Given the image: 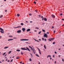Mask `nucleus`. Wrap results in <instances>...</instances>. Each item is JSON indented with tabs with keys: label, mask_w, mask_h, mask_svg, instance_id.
<instances>
[{
	"label": "nucleus",
	"mask_w": 64,
	"mask_h": 64,
	"mask_svg": "<svg viewBox=\"0 0 64 64\" xmlns=\"http://www.w3.org/2000/svg\"><path fill=\"white\" fill-rule=\"evenodd\" d=\"M9 47L8 46V47H6L4 48V49H7V48H8Z\"/></svg>",
	"instance_id": "f3484780"
},
{
	"label": "nucleus",
	"mask_w": 64,
	"mask_h": 64,
	"mask_svg": "<svg viewBox=\"0 0 64 64\" xmlns=\"http://www.w3.org/2000/svg\"><path fill=\"white\" fill-rule=\"evenodd\" d=\"M21 54H22V55H23V52H21Z\"/></svg>",
	"instance_id": "cd10ccee"
},
{
	"label": "nucleus",
	"mask_w": 64,
	"mask_h": 64,
	"mask_svg": "<svg viewBox=\"0 0 64 64\" xmlns=\"http://www.w3.org/2000/svg\"><path fill=\"white\" fill-rule=\"evenodd\" d=\"M21 49L22 50H27V49L24 48H21Z\"/></svg>",
	"instance_id": "6e6552de"
},
{
	"label": "nucleus",
	"mask_w": 64,
	"mask_h": 64,
	"mask_svg": "<svg viewBox=\"0 0 64 64\" xmlns=\"http://www.w3.org/2000/svg\"><path fill=\"white\" fill-rule=\"evenodd\" d=\"M44 37H46V38H47L48 37V35L46 34H45L44 35Z\"/></svg>",
	"instance_id": "7ed1b4c3"
},
{
	"label": "nucleus",
	"mask_w": 64,
	"mask_h": 64,
	"mask_svg": "<svg viewBox=\"0 0 64 64\" xmlns=\"http://www.w3.org/2000/svg\"><path fill=\"white\" fill-rule=\"evenodd\" d=\"M22 29L23 32H25V30H26V29L24 28H22Z\"/></svg>",
	"instance_id": "423d86ee"
},
{
	"label": "nucleus",
	"mask_w": 64,
	"mask_h": 64,
	"mask_svg": "<svg viewBox=\"0 0 64 64\" xmlns=\"http://www.w3.org/2000/svg\"><path fill=\"white\" fill-rule=\"evenodd\" d=\"M60 15L61 16H62V14H60Z\"/></svg>",
	"instance_id": "8fccbe9b"
},
{
	"label": "nucleus",
	"mask_w": 64,
	"mask_h": 64,
	"mask_svg": "<svg viewBox=\"0 0 64 64\" xmlns=\"http://www.w3.org/2000/svg\"><path fill=\"white\" fill-rule=\"evenodd\" d=\"M55 32H56L55 30H54V33H55Z\"/></svg>",
	"instance_id": "de8ad7c7"
},
{
	"label": "nucleus",
	"mask_w": 64,
	"mask_h": 64,
	"mask_svg": "<svg viewBox=\"0 0 64 64\" xmlns=\"http://www.w3.org/2000/svg\"><path fill=\"white\" fill-rule=\"evenodd\" d=\"M42 40L43 41H44V38H42Z\"/></svg>",
	"instance_id": "c756f323"
},
{
	"label": "nucleus",
	"mask_w": 64,
	"mask_h": 64,
	"mask_svg": "<svg viewBox=\"0 0 64 64\" xmlns=\"http://www.w3.org/2000/svg\"><path fill=\"white\" fill-rule=\"evenodd\" d=\"M31 49H32V50L34 54H35V50H34V49H33V48H31Z\"/></svg>",
	"instance_id": "20e7f679"
},
{
	"label": "nucleus",
	"mask_w": 64,
	"mask_h": 64,
	"mask_svg": "<svg viewBox=\"0 0 64 64\" xmlns=\"http://www.w3.org/2000/svg\"><path fill=\"white\" fill-rule=\"evenodd\" d=\"M21 30H19L17 31V32L19 33H21Z\"/></svg>",
	"instance_id": "0eeeda50"
},
{
	"label": "nucleus",
	"mask_w": 64,
	"mask_h": 64,
	"mask_svg": "<svg viewBox=\"0 0 64 64\" xmlns=\"http://www.w3.org/2000/svg\"><path fill=\"white\" fill-rule=\"evenodd\" d=\"M62 60L63 62H64V60L63 59H62Z\"/></svg>",
	"instance_id": "13d9d810"
},
{
	"label": "nucleus",
	"mask_w": 64,
	"mask_h": 64,
	"mask_svg": "<svg viewBox=\"0 0 64 64\" xmlns=\"http://www.w3.org/2000/svg\"><path fill=\"white\" fill-rule=\"evenodd\" d=\"M9 37H13V36H9Z\"/></svg>",
	"instance_id": "bb28decb"
},
{
	"label": "nucleus",
	"mask_w": 64,
	"mask_h": 64,
	"mask_svg": "<svg viewBox=\"0 0 64 64\" xmlns=\"http://www.w3.org/2000/svg\"><path fill=\"white\" fill-rule=\"evenodd\" d=\"M50 57H50H51V55H48V56L47 57V58H48V57Z\"/></svg>",
	"instance_id": "4468645a"
},
{
	"label": "nucleus",
	"mask_w": 64,
	"mask_h": 64,
	"mask_svg": "<svg viewBox=\"0 0 64 64\" xmlns=\"http://www.w3.org/2000/svg\"><path fill=\"white\" fill-rule=\"evenodd\" d=\"M55 57V56H54V55L53 56V57Z\"/></svg>",
	"instance_id": "e2e57ef3"
},
{
	"label": "nucleus",
	"mask_w": 64,
	"mask_h": 64,
	"mask_svg": "<svg viewBox=\"0 0 64 64\" xmlns=\"http://www.w3.org/2000/svg\"><path fill=\"white\" fill-rule=\"evenodd\" d=\"M48 40H49V41H51V40H52V38L48 39Z\"/></svg>",
	"instance_id": "dca6fc26"
},
{
	"label": "nucleus",
	"mask_w": 64,
	"mask_h": 64,
	"mask_svg": "<svg viewBox=\"0 0 64 64\" xmlns=\"http://www.w3.org/2000/svg\"><path fill=\"white\" fill-rule=\"evenodd\" d=\"M31 49H32V50L34 54H35V50H34V49H33V48H31Z\"/></svg>",
	"instance_id": "39448f33"
},
{
	"label": "nucleus",
	"mask_w": 64,
	"mask_h": 64,
	"mask_svg": "<svg viewBox=\"0 0 64 64\" xmlns=\"http://www.w3.org/2000/svg\"><path fill=\"white\" fill-rule=\"evenodd\" d=\"M59 50H61V48H59L58 49Z\"/></svg>",
	"instance_id": "0e129e2a"
},
{
	"label": "nucleus",
	"mask_w": 64,
	"mask_h": 64,
	"mask_svg": "<svg viewBox=\"0 0 64 64\" xmlns=\"http://www.w3.org/2000/svg\"><path fill=\"white\" fill-rule=\"evenodd\" d=\"M55 43V42H53V44H54Z\"/></svg>",
	"instance_id": "c9c22d12"
},
{
	"label": "nucleus",
	"mask_w": 64,
	"mask_h": 64,
	"mask_svg": "<svg viewBox=\"0 0 64 64\" xmlns=\"http://www.w3.org/2000/svg\"><path fill=\"white\" fill-rule=\"evenodd\" d=\"M54 38H52V40H54Z\"/></svg>",
	"instance_id": "473e14b6"
},
{
	"label": "nucleus",
	"mask_w": 64,
	"mask_h": 64,
	"mask_svg": "<svg viewBox=\"0 0 64 64\" xmlns=\"http://www.w3.org/2000/svg\"><path fill=\"white\" fill-rule=\"evenodd\" d=\"M30 30H31L30 29H28L27 30V32H28V31H30Z\"/></svg>",
	"instance_id": "f8f14e48"
},
{
	"label": "nucleus",
	"mask_w": 64,
	"mask_h": 64,
	"mask_svg": "<svg viewBox=\"0 0 64 64\" xmlns=\"http://www.w3.org/2000/svg\"><path fill=\"white\" fill-rule=\"evenodd\" d=\"M14 39H17V38L14 37Z\"/></svg>",
	"instance_id": "79ce46f5"
},
{
	"label": "nucleus",
	"mask_w": 64,
	"mask_h": 64,
	"mask_svg": "<svg viewBox=\"0 0 64 64\" xmlns=\"http://www.w3.org/2000/svg\"><path fill=\"white\" fill-rule=\"evenodd\" d=\"M7 11V10H5V12H6Z\"/></svg>",
	"instance_id": "a18cd8bd"
},
{
	"label": "nucleus",
	"mask_w": 64,
	"mask_h": 64,
	"mask_svg": "<svg viewBox=\"0 0 64 64\" xmlns=\"http://www.w3.org/2000/svg\"><path fill=\"white\" fill-rule=\"evenodd\" d=\"M44 47L45 49H46V46H45V45H44Z\"/></svg>",
	"instance_id": "5701e85b"
},
{
	"label": "nucleus",
	"mask_w": 64,
	"mask_h": 64,
	"mask_svg": "<svg viewBox=\"0 0 64 64\" xmlns=\"http://www.w3.org/2000/svg\"><path fill=\"white\" fill-rule=\"evenodd\" d=\"M19 27H20V26H18V27H14V28H19Z\"/></svg>",
	"instance_id": "6ab92c4d"
},
{
	"label": "nucleus",
	"mask_w": 64,
	"mask_h": 64,
	"mask_svg": "<svg viewBox=\"0 0 64 64\" xmlns=\"http://www.w3.org/2000/svg\"><path fill=\"white\" fill-rule=\"evenodd\" d=\"M29 60H30V61H31V59L30 58Z\"/></svg>",
	"instance_id": "603ef678"
},
{
	"label": "nucleus",
	"mask_w": 64,
	"mask_h": 64,
	"mask_svg": "<svg viewBox=\"0 0 64 64\" xmlns=\"http://www.w3.org/2000/svg\"><path fill=\"white\" fill-rule=\"evenodd\" d=\"M38 64H40V62H38Z\"/></svg>",
	"instance_id": "774afa93"
},
{
	"label": "nucleus",
	"mask_w": 64,
	"mask_h": 64,
	"mask_svg": "<svg viewBox=\"0 0 64 64\" xmlns=\"http://www.w3.org/2000/svg\"><path fill=\"white\" fill-rule=\"evenodd\" d=\"M42 30V31H43V32H45V30Z\"/></svg>",
	"instance_id": "a878e982"
},
{
	"label": "nucleus",
	"mask_w": 64,
	"mask_h": 64,
	"mask_svg": "<svg viewBox=\"0 0 64 64\" xmlns=\"http://www.w3.org/2000/svg\"><path fill=\"white\" fill-rule=\"evenodd\" d=\"M26 48L27 49V50H28V51H30V50H29V49L28 48L26 47Z\"/></svg>",
	"instance_id": "ddd939ff"
},
{
	"label": "nucleus",
	"mask_w": 64,
	"mask_h": 64,
	"mask_svg": "<svg viewBox=\"0 0 64 64\" xmlns=\"http://www.w3.org/2000/svg\"><path fill=\"white\" fill-rule=\"evenodd\" d=\"M39 51V53L40 54H41V52L40 51Z\"/></svg>",
	"instance_id": "7c9ffc66"
},
{
	"label": "nucleus",
	"mask_w": 64,
	"mask_h": 64,
	"mask_svg": "<svg viewBox=\"0 0 64 64\" xmlns=\"http://www.w3.org/2000/svg\"><path fill=\"white\" fill-rule=\"evenodd\" d=\"M3 15H2L0 16V18H2V17H3Z\"/></svg>",
	"instance_id": "aec40b11"
},
{
	"label": "nucleus",
	"mask_w": 64,
	"mask_h": 64,
	"mask_svg": "<svg viewBox=\"0 0 64 64\" xmlns=\"http://www.w3.org/2000/svg\"><path fill=\"white\" fill-rule=\"evenodd\" d=\"M13 59L12 60H11L10 62H12V61H13Z\"/></svg>",
	"instance_id": "ea45409f"
},
{
	"label": "nucleus",
	"mask_w": 64,
	"mask_h": 64,
	"mask_svg": "<svg viewBox=\"0 0 64 64\" xmlns=\"http://www.w3.org/2000/svg\"><path fill=\"white\" fill-rule=\"evenodd\" d=\"M19 58H18V57H16V59H19Z\"/></svg>",
	"instance_id": "4c0bfd02"
},
{
	"label": "nucleus",
	"mask_w": 64,
	"mask_h": 64,
	"mask_svg": "<svg viewBox=\"0 0 64 64\" xmlns=\"http://www.w3.org/2000/svg\"><path fill=\"white\" fill-rule=\"evenodd\" d=\"M39 17H41V16L40 15H39Z\"/></svg>",
	"instance_id": "6e6d98bb"
},
{
	"label": "nucleus",
	"mask_w": 64,
	"mask_h": 64,
	"mask_svg": "<svg viewBox=\"0 0 64 64\" xmlns=\"http://www.w3.org/2000/svg\"><path fill=\"white\" fill-rule=\"evenodd\" d=\"M44 20L45 21H47V18H44Z\"/></svg>",
	"instance_id": "9d476101"
},
{
	"label": "nucleus",
	"mask_w": 64,
	"mask_h": 64,
	"mask_svg": "<svg viewBox=\"0 0 64 64\" xmlns=\"http://www.w3.org/2000/svg\"><path fill=\"white\" fill-rule=\"evenodd\" d=\"M44 18H42V21H43L44 20Z\"/></svg>",
	"instance_id": "2f4dec72"
},
{
	"label": "nucleus",
	"mask_w": 64,
	"mask_h": 64,
	"mask_svg": "<svg viewBox=\"0 0 64 64\" xmlns=\"http://www.w3.org/2000/svg\"><path fill=\"white\" fill-rule=\"evenodd\" d=\"M30 55L31 56H32V54H30Z\"/></svg>",
	"instance_id": "4d7b16f0"
},
{
	"label": "nucleus",
	"mask_w": 64,
	"mask_h": 64,
	"mask_svg": "<svg viewBox=\"0 0 64 64\" xmlns=\"http://www.w3.org/2000/svg\"><path fill=\"white\" fill-rule=\"evenodd\" d=\"M29 15L30 16H31V15H32V14H29Z\"/></svg>",
	"instance_id": "c03bdc74"
},
{
	"label": "nucleus",
	"mask_w": 64,
	"mask_h": 64,
	"mask_svg": "<svg viewBox=\"0 0 64 64\" xmlns=\"http://www.w3.org/2000/svg\"><path fill=\"white\" fill-rule=\"evenodd\" d=\"M52 18H54L55 17V16H54L53 14H52Z\"/></svg>",
	"instance_id": "1a4fd4ad"
},
{
	"label": "nucleus",
	"mask_w": 64,
	"mask_h": 64,
	"mask_svg": "<svg viewBox=\"0 0 64 64\" xmlns=\"http://www.w3.org/2000/svg\"><path fill=\"white\" fill-rule=\"evenodd\" d=\"M35 11L37 13V12H38V11L37 10H35Z\"/></svg>",
	"instance_id": "f704fd0d"
},
{
	"label": "nucleus",
	"mask_w": 64,
	"mask_h": 64,
	"mask_svg": "<svg viewBox=\"0 0 64 64\" xmlns=\"http://www.w3.org/2000/svg\"><path fill=\"white\" fill-rule=\"evenodd\" d=\"M30 23H32V22H33L32 21H30Z\"/></svg>",
	"instance_id": "3c124183"
},
{
	"label": "nucleus",
	"mask_w": 64,
	"mask_h": 64,
	"mask_svg": "<svg viewBox=\"0 0 64 64\" xmlns=\"http://www.w3.org/2000/svg\"><path fill=\"white\" fill-rule=\"evenodd\" d=\"M7 60H8L7 58H6V61H7Z\"/></svg>",
	"instance_id": "bf43d9fd"
},
{
	"label": "nucleus",
	"mask_w": 64,
	"mask_h": 64,
	"mask_svg": "<svg viewBox=\"0 0 64 64\" xmlns=\"http://www.w3.org/2000/svg\"><path fill=\"white\" fill-rule=\"evenodd\" d=\"M46 34H49V32H46Z\"/></svg>",
	"instance_id": "58836bf2"
},
{
	"label": "nucleus",
	"mask_w": 64,
	"mask_h": 64,
	"mask_svg": "<svg viewBox=\"0 0 64 64\" xmlns=\"http://www.w3.org/2000/svg\"><path fill=\"white\" fill-rule=\"evenodd\" d=\"M36 56H37V57H40L39 56V55H38L37 54H36Z\"/></svg>",
	"instance_id": "a211bd4d"
},
{
	"label": "nucleus",
	"mask_w": 64,
	"mask_h": 64,
	"mask_svg": "<svg viewBox=\"0 0 64 64\" xmlns=\"http://www.w3.org/2000/svg\"><path fill=\"white\" fill-rule=\"evenodd\" d=\"M44 41H46V39L45 38L44 39Z\"/></svg>",
	"instance_id": "49530a36"
},
{
	"label": "nucleus",
	"mask_w": 64,
	"mask_h": 64,
	"mask_svg": "<svg viewBox=\"0 0 64 64\" xmlns=\"http://www.w3.org/2000/svg\"><path fill=\"white\" fill-rule=\"evenodd\" d=\"M28 40H29L24 39L20 40V41H28Z\"/></svg>",
	"instance_id": "f03ea898"
},
{
	"label": "nucleus",
	"mask_w": 64,
	"mask_h": 64,
	"mask_svg": "<svg viewBox=\"0 0 64 64\" xmlns=\"http://www.w3.org/2000/svg\"><path fill=\"white\" fill-rule=\"evenodd\" d=\"M20 24L22 26L24 25V24L23 23H21Z\"/></svg>",
	"instance_id": "b1692460"
},
{
	"label": "nucleus",
	"mask_w": 64,
	"mask_h": 64,
	"mask_svg": "<svg viewBox=\"0 0 64 64\" xmlns=\"http://www.w3.org/2000/svg\"><path fill=\"white\" fill-rule=\"evenodd\" d=\"M17 16L18 17H19V16H20V14H17Z\"/></svg>",
	"instance_id": "4be33fe9"
},
{
	"label": "nucleus",
	"mask_w": 64,
	"mask_h": 64,
	"mask_svg": "<svg viewBox=\"0 0 64 64\" xmlns=\"http://www.w3.org/2000/svg\"><path fill=\"white\" fill-rule=\"evenodd\" d=\"M14 40V39H8V41H11V40Z\"/></svg>",
	"instance_id": "9b49d317"
},
{
	"label": "nucleus",
	"mask_w": 64,
	"mask_h": 64,
	"mask_svg": "<svg viewBox=\"0 0 64 64\" xmlns=\"http://www.w3.org/2000/svg\"><path fill=\"white\" fill-rule=\"evenodd\" d=\"M0 30H1L0 31V32L2 33H4V30L2 28H0Z\"/></svg>",
	"instance_id": "f257e3e1"
},
{
	"label": "nucleus",
	"mask_w": 64,
	"mask_h": 64,
	"mask_svg": "<svg viewBox=\"0 0 64 64\" xmlns=\"http://www.w3.org/2000/svg\"><path fill=\"white\" fill-rule=\"evenodd\" d=\"M10 62V60H8V62Z\"/></svg>",
	"instance_id": "69168bd1"
},
{
	"label": "nucleus",
	"mask_w": 64,
	"mask_h": 64,
	"mask_svg": "<svg viewBox=\"0 0 64 64\" xmlns=\"http://www.w3.org/2000/svg\"><path fill=\"white\" fill-rule=\"evenodd\" d=\"M34 4H36V2H34Z\"/></svg>",
	"instance_id": "72a5a7b5"
},
{
	"label": "nucleus",
	"mask_w": 64,
	"mask_h": 64,
	"mask_svg": "<svg viewBox=\"0 0 64 64\" xmlns=\"http://www.w3.org/2000/svg\"><path fill=\"white\" fill-rule=\"evenodd\" d=\"M11 52H12V51H11V50L8 53V54H10V53H11Z\"/></svg>",
	"instance_id": "412c9836"
},
{
	"label": "nucleus",
	"mask_w": 64,
	"mask_h": 64,
	"mask_svg": "<svg viewBox=\"0 0 64 64\" xmlns=\"http://www.w3.org/2000/svg\"><path fill=\"white\" fill-rule=\"evenodd\" d=\"M34 40H35L36 41H37V42H39V41H38V40H37L36 39H35L34 38Z\"/></svg>",
	"instance_id": "2eb2a0df"
},
{
	"label": "nucleus",
	"mask_w": 64,
	"mask_h": 64,
	"mask_svg": "<svg viewBox=\"0 0 64 64\" xmlns=\"http://www.w3.org/2000/svg\"><path fill=\"white\" fill-rule=\"evenodd\" d=\"M41 18H43V16H41Z\"/></svg>",
	"instance_id": "338daca9"
},
{
	"label": "nucleus",
	"mask_w": 64,
	"mask_h": 64,
	"mask_svg": "<svg viewBox=\"0 0 64 64\" xmlns=\"http://www.w3.org/2000/svg\"><path fill=\"white\" fill-rule=\"evenodd\" d=\"M62 20L63 21H64V19H62Z\"/></svg>",
	"instance_id": "864d4df0"
},
{
	"label": "nucleus",
	"mask_w": 64,
	"mask_h": 64,
	"mask_svg": "<svg viewBox=\"0 0 64 64\" xmlns=\"http://www.w3.org/2000/svg\"><path fill=\"white\" fill-rule=\"evenodd\" d=\"M29 47L30 48H31V49H32V47L31 46H29Z\"/></svg>",
	"instance_id": "393cba45"
},
{
	"label": "nucleus",
	"mask_w": 64,
	"mask_h": 64,
	"mask_svg": "<svg viewBox=\"0 0 64 64\" xmlns=\"http://www.w3.org/2000/svg\"><path fill=\"white\" fill-rule=\"evenodd\" d=\"M39 40H40V41H41V39H39Z\"/></svg>",
	"instance_id": "680f3d73"
},
{
	"label": "nucleus",
	"mask_w": 64,
	"mask_h": 64,
	"mask_svg": "<svg viewBox=\"0 0 64 64\" xmlns=\"http://www.w3.org/2000/svg\"><path fill=\"white\" fill-rule=\"evenodd\" d=\"M45 24V23H43L42 24V25H44V24Z\"/></svg>",
	"instance_id": "5fc2aeb1"
},
{
	"label": "nucleus",
	"mask_w": 64,
	"mask_h": 64,
	"mask_svg": "<svg viewBox=\"0 0 64 64\" xmlns=\"http://www.w3.org/2000/svg\"><path fill=\"white\" fill-rule=\"evenodd\" d=\"M54 53L55 54H56L57 53V52H54Z\"/></svg>",
	"instance_id": "09e8293b"
},
{
	"label": "nucleus",
	"mask_w": 64,
	"mask_h": 64,
	"mask_svg": "<svg viewBox=\"0 0 64 64\" xmlns=\"http://www.w3.org/2000/svg\"><path fill=\"white\" fill-rule=\"evenodd\" d=\"M5 54H6V52H4V54H3V55H5Z\"/></svg>",
	"instance_id": "e433bc0d"
},
{
	"label": "nucleus",
	"mask_w": 64,
	"mask_h": 64,
	"mask_svg": "<svg viewBox=\"0 0 64 64\" xmlns=\"http://www.w3.org/2000/svg\"><path fill=\"white\" fill-rule=\"evenodd\" d=\"M16 51H20V50H16Z\"/></svg>",
	"instance_id": "c85d7f7f"
},
{
	"label": "nucleus",
	"mask_w": 64,
	"mask_h": 64,
	"mask_svg": "<svg viewBox=\"0 0 64 64\" xmlns=\"http://www.w3.org/2000/svg\"><path fill=\"white\" fill-rule=\"evenodd\" d=\"M39 34H40V33H41V31H40L38 33Z\"/></svg>",
	"instance_id": "a19ab883"
},
{
	"label": "nucleus",
	"mask_w": 64,
	"mask_h": 64,
	"mask_svg": "<svg viewBox=\"0 0 64 64\" xmlns=\"http://www.w3.org/2000/svg\"><path fill=\"white\" fill-rule=\"evenodd\" d=\"M54 63H56V61H55L54 62Z\"/></svg>",
	"instance_id": "052dcab7"
},
{
	"label": "nucleus",
	"mask_w": 64,
	"mask_h": 64,
	"mask_svg": "<svg viewBox=\"0 0 64 64\" xmlns=\"http://www.w3.org/2000/svg\"><path fill=\"white\" fill-rule=\"evenodd\" d=\"M25 43L26 44H29V43L28 42H26Z\"/></svg>",
	"instance_id": "37998d69"
}]
</instances>
